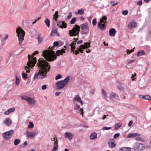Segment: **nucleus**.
Masks as SVG:
<instances>
[{
	"label": "nucleus",
	"instance_id": "1",
	"mask_svg": "<svg viewBox=\"0 0 151 151\" xmlns=\"http://www.w3.org/2000/svg\"><path fill=\"white\" fill-rule=\"evenodd\" d=\"M37 64L40 68V69L38 72L35 73L34 79L35 80L39 78L42 79L46 78L47 73L50 68L48 63L43 59L41 58L39 60Z\"/></svg>",
	"mask_w": 151,
	"mask_h": 151
},
{
	"label": "nucleus",
	"instance_id": "2",
	"mask_svg": "<svg viewBox=\"0 0 151 151\" xmlns=\"http://www.w3.org/2000/svg\"><path fill=\"white\" fill-rule=\"evenodd\" d=\"M38 53V51H35L34 53L32 54V55H31L28 58V61L27 63V66H25V70H26V72L28 73L29 72V67H33L35 66V65L37 62V60L36 58L34 57L35 54H37Z\"/></svg>",
	"mask_w": 151,
	"mask_h": 151
},
{
	"label": "nucleus",
	"instance_id": "3",
	"mask_svg": "<svg viewBox=\"0 0 151 151\" xmlns=\"http://www.w3.org/2000/svg\"><path fill=\"white\" fill-rule=\"evenodd\" d=\"M43 57L48 61H53L56 58V56L54 55V52L45 50L42 53Z\"/></svg>",
	"mask_w": 151,
	"mask_h": 151
},
{
	"label": "nucleus",
	"instance_id": "4",
	"mask_svg": "<svg viewBox=\"0 0 151 151\" xmlns=\"http://www.w3.org/2000/svg\"><path fill=\"white\" fill-rule=\"evenodd\" d=\"M16 32L18 38L19 44L21 45L24 40L25 32L19 26L17 28Z\"/></svg>",
	"mask_w": 151,
	"mask_h": 151
},
{
	"label": "nucleus",
	"instance_id": "5",
	"mask_svg": "<svg viewBox=\"0 0 151 151\" xmlns=\"http://www.w3.org/2000/svg\"><path fill=\"white\" fill-rule=\"evenodd\" d=\"M70 80V77L68 76L64 80L57 82L56 83L57 88L58 89H60L63 88L68 83Z\"/></svg>",
	"mask_w": 151,
	"mask_h": 151
},
{
	"label": "nucleus",
	"instance_id": "6",
	"mask_svg": "<svg viewBox=\"0 0 151 151\" xmlns=\"http://www.w3.org/2000/svg\"><path fill=\"white\" fill-rule=\"evenodd\" d=\"M21 98L23 100L26 101L29 105L32 106H33L35 104L36 101L33 98L29 97L26 95H22Z\"/></svg>",
	"mask_w": 151,
	"mask_h": 151
},
{
	"label": "nucleus",
	"instance_id": "7",
	"mask_svg": "<svg viewBox=\"0 0 151 151\" xmlns=\"http://www.w3.org/2000/svg\"><path fill=\"white\" fill-rule=\"evenodd\" d=\"M80 27L77 25H75L73 29L69 31V34L70 36H76L78 35L80 31Z\"/></svg>",
	"mask_w": 151,
	"mask_h": 151
},
{
	"label": "nucleus",
	"instance_id": "8",
	"mask_svg": "<svg viewBox=\"0 0 151 151\" xmlns=\"http://www.w3.org/2000/svg\"><path fill=\"white\" fill-rule=\"evenodd\" d=\"M13 133V130H11L3 133L2 135V137L6 140H8L12 137Z\"/></svg>",
	"mask_w": 151,
	"mask_h": 151
},
{
	"label": "nucleus",
	"instance_id": "9",
	"mask_svg": "<svg viewBox=\"0 0 151 151\" xmlns=\"http://www.w3.org/2000/svg\"><path fill=\"white\" fill-rule=\"evenodd\" d=\"M145 147L144 145L141 143H138L135 145L133 147V149L134 150L141 151L144 150Z\"/></svg>",
	"mask_w": 151,
	"mask_h": 151
},
{
	"label": "nucleus",
	"instance_id": "10",
	"mask_svg": "<svg viewBox=\"0 0 151 151\" xmlns=\"http://www.w3.org/2000/svg\"><path fill=\"white\" fill-rule=\"evenodd\" d=\"M57 22V25L60 28H66V24L64 21H59L58 22L57 20L56 21Z\"/></svg>",
	"mask_w": 151,
	"mask_h": 151
},
{
	"label": "nucleus",
	"instance_id": "11",
	"mask_svg": "<svg viewBox=\"0 0 151 151\" xmlns=\"http://www.w3.org/2000/svg\"><path fill=\"white\" fill-rule=\"evenodd\" d=\"M115 142V140L114 139H111L108 142V145L109 147L112 148L115 147L116 144L114 143Z\"/></svg>",
	"mask_w": 151,
	"mask_h": 151
},
{
	"label": "nucleus",
	"instance_id": "12",
	"mask_svg": "<svg viewBox=\"0 0 151 151\" xmlns=\"http://www.w3.org/2000/svg\"><path fill=\"white\" fill-rule=\"evenodd\" d=\"M26 134L27 138H32L35 136L36 133L35 131L27 132Z\"/></svg>",
	"mask_w": 151,
	"mask_h": 151
},
{
	"label": "nucleus",
	"instance_id": "13",
	"mask_svg": "<svg viewBox=\"0 0 151 151\" xmlns=\"http://www.w3.org/2000/svg\"><path fill=\"white\" fill-rule=\"evenodd\" d=\"M127 27L129 29H131L134 27H136L137 24L133 20L129 24L127 25Z\"/></svg>",
	"mask_w": 151,
	"mask_h": 151
},
{
	"label": "nucleus",
	"instance_id": "14",
	"mask_svg": "<svg viewBox=\"0 0 151 151\" xmlns=\"http://www.w3.org/2000/svg\"><path fill=\"white\" fill-rule=\"evenodd\" d=\"M65 138H68L69 140H71L73 138V135L72 133L66 132L65 133Z\"/></svg>",
	"mask_w": 151,
	"mask_h": 151
},
{
	"label": "nucleus",
	"instance_id": "15",
	"mask_svg": "<svg viewBox=\"0 0 151 151\" xmlns=\"http://www.w3.org/2000/svg\"><path fill=\"white\" fill-rule=\"evenodd\" d=\"M74 101H76L80 102L81 105L83 104V102L81 99V98L78 95H76L73 99Z\"/></svg>",
	"mask_w": 151,
	"mask_h": 151
},
{
	"label": "nucleus",
	"instance_id": "16",
	"mask_svg": "<svg viewBox=\"0 0 151 151\" xmlns=\"http://www.w3.org/2000/svg\"><path fill=\"white\" fill-rule=\"evenodd\" d=\"M116 30L114 28H111L109 31V35L111 36L114 37L115 36Z\"/></svg>",
	"mask_w": 151,
	"mask_h": 151
},
{
	"label": "nucleus",
	"instance_id": "17",
	"mask_svg": "<svg viewBox=\"0 0 151 151\" xmlns=\"http://www.w3.org/2000/svg\"><path fill=\"white\" fill-rule=\"evenodd\" d=\"M58 35V33L57 30L56 29H52V32L50 34V35L51 36Z\"/></svg>",
	"mask_w": 151,
	"mask_h": 151
},
{
	"label": "nucleus",
	"instance_id": "18",
	"mask_svg": "<svg viewBox=\"0 0 151 151\" xmlns=\"http://www.w3.org/2000/svg\"><path fill=\"white\" fill-rule=\"evenodd\" d=\"M111 99H113L114 98H116L118 100H119V98L118 95L112 92L111 93L110 95Z\"/></svg>",
	"mask_w": 151,
	"mask_h": 151
},
{
	"label": "nucleus",
	"instance_id": "19",
	"mask_svg": "<svg viewBox=\"0 0 151 151\" xmlns=\"http://www.w3.org/2000/svg\"><path fill=\"white\" fill-rule=\"evenodd\" d=\"M58 142L56 140L54 142L53 148H52V150L51 151H56V150H58Z\"/></svg>",
	"mask_w": 151,
	"mask_h": 151
},
{
	"label": "nucleus",
	"instance_id": "20",
	"mask_svg": "<svg viewBox=\"0 0 151 151\" xmlns=\"http://www.w3.org/2000/svg\"><path fill=\"white\" fill-rule=\"evenodd\" d=\"M97 134L96 132L92 133L90 136V138L91 140H94L97 138Z\"/></svg>",
	"mask_w": 151,
	"mask_h": 151
},
{
	"label": "nucleus",
	"instance_id": "21",
	"mask_svg": "<svg viewBox=\"0 0 151 151\" xmlns=\"http://www.w3.org/2000/svg\"><path fill=\"white\" fill-rule=\"evenodd\" d=\"M98 26L102 31L104 30L106 28V26L104 24H100V23H98Z\"/></svg>",
	"mask_w": 151,
	"mask_h": 151
},
{
	"label": "nucleus",
	"instance_id": "22",
	"mask_svg": "<svg viewBox=\"0 0 151 151\" xmlns=\"http://www.w3.org/2000/svg\"><path fill=\"white\" fill-rule=\"evenodd\" d=\"M140 134L137 133H130L127 136V138H130V137H134L137 136H140Z\"/></svg>",
	"mask_w": 151,
	"mask_h": 151
},
{
	"label": "nucleus",
	"instance_id": "23",
	"mask_svg": "<svg viewBox=\"0 0 151 151\" xmlns=\"http://www.w3.org/2000/svg\"><path fill=\"white\" fill-rule=\"evenodd\" d=\"M12 121L9 118H7L4 121V123L7 126H9L12 124Z\"/></svg>",
	"mask_w": 151,
	"mask_h": 151
},
{
	"label": "nucleus",
	"instance_id": "24",
	"mask_svg": "<svg viewBox=\"0 0 151 151\" xmlns=\"http://www.w3.org/2000/svg\"><path fill=\"white\" fill-rule=\"evenodd\" d=\"M84 13V9H81L78 10V12H76L75 14L76 15H83Z\"/></svg>",
	"mask_w": 151,
	"mask_h": 151
},
{
	"label": "nucleus",
	"instance_id": "25",
	"mask_svg": "<svg viewBox=\"0 0 151 151\" xmlns=\"http://www.w3.org/2000/svg\"><path fill=\"white\" fill-rule=\"evenodd\" d=\"M82 30L81 33L82 34H87L88 33L89 31V27Z\"/></svg>",
	"mask_w": 151,
	"mask_h": 151
},
{
	"label": "nucleus",
	"instance_id": "26",
	"mask_svg": "<svg viewBox=\"0 0 151 151\" xmlns=\"http://www.w3.org/2000/svg\"><path fill=\"white\" fill-rule=\"evenodd\" d=\"M65 51L64 49H62L61 50H59L57 51L55 53V54L57 56H59L60 55H62L63 53H65Z\"/></svg>",
	"mask_w": 151,
	"mask_h": 151
},
{
	"label": "nucleus",
	"instance_id": "27",
	"mask_svg": "<svg viewBox=\"0 0 151 151\" xmlns=\"http://www.w3.org/2000/svg\"><path fill=\"white\" fill-rule=\"evenodd\" d=\"M58 11H57L55 12V14H53V19H55V21H57V18L59 17V15H58Z\"/></svg>",
	"mask_w": 151,
	"mask_h": 151
},
{
	"label": "nucleus",
	"instance_id": "28",
	"mask_svg": "<svg viewBox=\"0 0 151 151\" xmlns=\"http://www.w3.org/2000/svg\"><path fill=\"white\" fill-rule=\"evenodd\" d=\"M145 54V52L144 51L142 50L137 53V56H139L141 55H144Z\"/></svg>",
	"mask_w": 151,
	"mask_h": 151
},
{
	"label": "nucleus",
	"instance_id": "29",
	"mask_svg": "<svg viewBox=\"0 0 151 151\" xmlns=\"http://www.w3.org/2000/svg\"><path fill=\"white\" fill-rule=\"evenodd\" d=\"M81 47L82 48H84L85 49L86 48H88L90 46V43L88 42H86L84 43V45H81Z\"/></svg>",
	"mask_w": 151,
	"mask_h": 151
},
{
	"label": "nucleus",
	"instance_id": "30",
	"mask_svg": "<svg viewBox=\"0 0 151 151\" xmlns=\"http://www.w3.org/2000/svg\"><path fill=\"white\" fill-rule=\"evenodd\" d=\"M131 150V148L128 147H122L120 150V151H129Z\"/></svg>",
	"mask_w": 151,
	"mask_h": 151
},
{
	"label": "nucleus",
	"instance_id": "31",
	"mask_svg": "<svg viewBox=\"0 0 151 151\" xmlns=\"http://www.w3.org/2000/svg\"><path fill=\"white\" fill-rule=\"evenodd\" d=\"M43 39V37H41L40 35H39L37 37V40L38 41V43L39 44L41 43L42 42V41Z\"/></svg>",
	"mask_w": 151,
	"mask_h": 151
},
{
	"label": "nucleus",
	"instance_id": "32",
	"mask_svg": "<svg viewBox=\"0 0 151 151\" xmlns=\"http://www.w3.org/2000/svg\"><path fill=\"white\" fill-rule=\"evenodd\" d=\"M87 24L86 23L81 24V30H83L88 27L87 26Z\"/></svg>",
	"mask_w": 151,
	"mask_h": 151
},
{
	"label": "nucleus",
	"instance_id": "33",
	"mask_svg": "<svg viewBox=\"0 0 151 151\" xmlns=\"http://www.w3.org/2000/svg\"><path fill=\"white\" fill-rule=\"evenodd\" d=\"M101 94L103 95L104 98H105V99H106L107 98V96L106 95V92L104 90V89H102Z\"/></svg>",
	"mask_w": 151,
	"mask_h": 151
},
{
	"label": "nucleus",
	"instance_id": "34",
	"mask_svg": "<svg viewBox=\"0 0 151 151\" xmlns=\"http://www.w3.org/2000/svg\"><path fill=\"white\" fill-rule=\"evenodd\" d=\"M122 125L121 123H119L116 124L115 125V127L114 129L115 130L117 129L118 128L120 127Z\"/></svg>",
	"mask_w": 151,
	"mask_h": 151
},
{
	"label": "nucleus",
	"instance_id": "35",
	"mask_svg": "<svg viewBox=\"0 0 151 151\" xmlns=\"http://www.w3.org/2000/svg\"><path fill=\"white\" fill-rule=\"evenodd\" d=\"M45 22L47 27L50 26V21L48 19H46L45 21Z\"/></svg>",
	"mask_w": 151,
	"mask_h": 151
},
{
	"label": "nucleus",
	"instance_id": "36",
	"mask_svg": "<svg viewBox=\"0 0 151 151\" xmlns=\"http://www.w3.org/2000/svg\"><path fill=\"white\" fill-rule=\"evenodd\" d=\"M20 142V140L19 139H16L14 140V144L15 145H17L19 144Z\"/></svg>",
	"mask_w": 151,
	"mask_h": 151
},
{
	"label": "nucleus",
	"instance_id": "37",
	"mask_svg": "<svg viewBox=\"0 0 151 151\" xmlns=\"http://www.w3.org/2000/svg\"><path fill=\"white\" fill-rule=\"evenodd\" d=\"M20 79L17 76L16 77L15 84L16 85L18 86L19 84Z\"/></svg>",
	"mask_w": 151,
	"mask_h": 151
},
{
	"label": "nucleus",
	"instance_id": "38",
	"mask_svg": "<svg viewBox=\"0 0 151 151\" xmlns=\"http://www.w3.org/2000/svg\"><path fill=\"white\" fill-rule=\"evenodd\" d=\"M144 99L146 100H150L151 97L148 95H145Z\"/></svg>",
	"mask_w": 151,
	"mask_h": 151
},
{
	"label": "nucleus",
	"instance_id": "39",
	"mask_svg": "<svg viewBox=\"0 0 151 151\" xmlns=\"http://www.w3.org/2000/svg\"><path fill=\"white\" fill-rule=\"evenodd\" d=\"M76 20V18L74 17L71 19L70 23L71 24H74Z\"/></svg>",
	"mask_w": 151,
	"mask_h": 151
},
{
	"label": "nucleus",
	"instance_id": "40",
	"mask_svg": "<svg viewBox=\"0 0 151 151\" xmlns=\"http://www.w3.org/2000/svg\"><path fill=\"white\" fill-rule=\"evenodd\" d=\"M62 78V76L60 74H58L55 77V79L57 80Z\"/></svg>",
	"mask_w": 151,
	"mask_h": 151
},
{
	"label": "nucleus",
	"instance_id": "41",
	"mask_svg": "<svg viewBox=\"0 0 151 151\" xmlns=\"http://www.w3.org/2000/svg\"><path fill=\"white\" fill-rule=\"evenodd\" d=\"M15 12V10L14 8H12L9 10V12L11 14Z\"/></svg>",
	"mask_w": 151,
	"mask_h": 151
},
{
	"label": "nucleus",
	"instance_id": "42",
	"mask_svg": "<svg viewBox=\"0 0 151 151\" xmlns=\"http://www.w3.org/2000/svg\"><path fill=\"white\" fill-rule=\"evenodd\" d=\"M29 124L28 126V127L29 128H32L34 127V124L32 122H29Z\"/></svg>",
	"mask_w": 151,
	"mask_h": 151
},
{
	"label": "nucleus",
	"instance_id": "43",
	"mask_svg": "<svg viewBox=\"0 0 151 151\" xmlns=\"http://www.w3.org/2000/svg\"><path fill=\"white\" fill-rule=\"evenodd\" d=\"M22 77L24 78H27V74L26 73H22Z\"/></svg>",
	"mask_w": 151,
	"mask_h": 151
},
{
	"label": "nucleus",
	"instance_id": "44",
	"mask_svg": "<svg viewBox=\"0 0 151 151\" xmlns=\"http://www.w3.org/2000/svg\"><path fill=\"white\" fill-rule=\"evenodd\" d=\"M71 44V45H70L71 46V50H74L75 48V47L74 46V44H76V43H75L74 42H73Z\"/></svg>",
	"mask_w": 151,
	"mask_h": 151
},
{
	"label": "nucleus",
	"instance_id": "45",
	"mask_svg": "<svg viewBox=\"0 0 151 151\" xmlns=\"http://www.w3.org/2000/svg\"><path fill=\"white\" fill-rule=\"evenodd\" d=\"M128 11L127 9H126L125 11H124V10L122 12V14L123 15H127L128 14Z\"/></svg>",
	"mask_w": 151,
	"mask_h": 151
},
{
	"label": "nucleus",
	"instance_id": "46",
	"mask_svg": "<svg viewBox=\"0 0 151 151\" xmlns=\"http://www.w3.org/2000/svg\"><path fill=\"white\" fill-rule=\"evenodd\" d=\"M92 24L93 26L95 25L96 24V18L92 20Z\"/></svg>",
	"mask_w": 151,
	"mask_h": 151
},
{
	"label": "nucleus",
	"instance_id": "47",
	"mask_svg": "<svg viewBox=\"0 0 151 151\" xmlns=\"http://www.w3.org/2000/svg\"><path fill=\"white\" fill-rule=\"evenodd\" d=\"M83 49H84V48H82L81 47V45L80 47L78 48V50L80 51L81 53H83Z\"/></svg>",
	"mask_w": 151,
	"mask_h": 151
},
{
	"label": "nucleus",
	"instance_id": "48",
	"mask_svg": "<svg viewBox=\"0 0 151 151\" xmlns=\"http://www.w3.org/2000/svg\"><path fill=\"white\" fill-rule=\"evenodd\" d=\"M111 128V127H104L102 128V130H108L110 129Z\"/></svg>",
	"mask_w": 151,
	"mask_h": 151
},
{
	"label": "nucleus",
	"instance_id": "49",
	"mask_svg": "<svg viewBox=\"0 0 151 151\" xmlns=\"http://www.w3.org/2000/svg\"><path fill=\"white\" fill-rule=\"evenodd\" d=\"M80 108V106L79 105H76L74 107L75 110H77L79 109Z\"/></svg>",
	"mask_w": 151,
	"mask_h": 151
},
{
	"label": "nucleus",
	"instance_id": "50",
	"mask_svg": "<svg viewBox=\"0 0 151 151\" xmlns=\"http://www.w3.org/2000/svg\"><path fill=\"white\" fill-rule=\"evenodd\" d=\"M120 135V134L119 133H116L113 136V138H116L118 137Z\"/></svg>",
	"mask_w": 151,
	"mask_h": 151
},
{
	"label": "nucleus",
	"instance_id": "51",
	"mask_svg": "<svg viewBox=\"0 0 151 151\" xmlns=\"http://www.w3.org/2000/svg\"><path fill=\"white\" fill-rule=\"evenodd\" d=\"M47 87V85L45 84L42 86L41 88L42 90H45L46 89Z\"/></svg>",
	"mask_w": 151,
	"mask_h": 151
},
{
	"label": "nucleus",
	"instance_id": "52",
	"mask_svg": "<svg viewBox=\"0 0 151 151\" xmlns=\"http://www.w3.org/2000/svg\"><path fill=\"white\" fill-rule=\"evenodd\" d=\"M8 110H9V111L10 112H12L15 111V108L14 107H12L9 109Z\"/></svg>",
	"mask_w": 151,
	"mask_h": 151
},
{
	"label": "nucleus",
	"instance_id": "53",
	"mask_svg": "<svg viewBox=\"0 0 151 151\" xmlns=\"http://www.w3.org/2000/svg\"><path fill=\"white\" fill-rule=\"evenodd\" d=\"M59 44V43L58 41H56L55 42L53 43V45L55 46H58Z\"/></svg>",
	"mask_w": 151,
	"mask_h": 151
},
{
	"label": "nucleus",
	"instance_id": "54",
	"mask_svg": "<svg viewBox=\"0 0 151 151\" xmlns=\"http://www.w3.org/2000/svg\"><path fill=\"white\" fill-rule=\"evenodd\" d=\"M136 139L137 140L140 141H142V140H143L142 138H141L140 137H136Z\"/></svg>",
	"mask_w": 151,
	"mask_h": 151
},
{
	"label": "nucleus",
	"instance_id": "55",
	"mask_svg": "<svg viewBox=\"0 0 151 151\" xmlns=\"http://www.w3.org/2000/svg\"><path fill=\"white\" fill-rule=\"evenodd\" d=\"M72 15V13L71 12H70L69 13V15L67 16V18L68 19H69L71 18Z\"/></svg>",
	"mask_w": 151,
	"mask_h": 151
},
{
	"label": "nucleus",
	"instance_id": "56",
	"mask_svg": "<svg viewBox=\"0 0 151 151\" xmlns=\"http://www.w3.org/2000/svg\"><path fill=\"white\" fill-rule=\"evenodd\" d=\"M5 42L2 41L1 44V47H4L5 45Z\"/></svg>",
	"mask_w": 151,
	"mask_h": 151
},
{
	"label": "nucleus",
	"instance_id": "57",
	"mask_svg": "<svg viewBox=\"0 0 151 151\" xmlns=\"http://www.w3.org/2000/svg\"><path fill=\"white\" fill-rule=\"evenodd\" d=\"M79 111L81 115L83 114V108H81L79 110Z\"/></svg>",
	"mask_w": 151,
	"mask_h": 151
},
{
	"label": "nucleus",
	"instance_id": "58",
	"mask_svg": "<svg viewBox=\"0 0 151 151\" xmlns=\"http://www.w3.org/2000/svg\"><path fill=\"white\" fill-rule=\"evenodd\" d=\"M9 111V110L6 111L5 112H4V114L5 115H9V114L10 112V111Z\"/></svg>",
	"mask_w": 151,
	"mask_h": 151
},
{
	"label": "nucleus",
	"instance_id": "59",
	"mask_svg": "<svg viewBox=\"0 0 151 151\" xmlns=\"http://www.w3.org/2000/svg\"><path fill=\"white\" fill-rule=\"evenodd\" d=\"M104 20L102 19H101L100 20V22H98V23H100V24H102V23H104Z\"/></svg>",
	"mask_w": 151,
	"mask_h": 151
},
{
	"label": "nucleus",
	"instance_id": "60",
	"mask_svg": "<svg viewBox=\"0 0 151 151\" xmlns=\"http://www.w3.org/2000/svg\"><path fill=\"white\" fill-rule=\"evenodd\" d=\"M134 61H135L134 60H130L129 61L128 63L129 64H131V63H133Z\"/></svg>",
	"mask_w": 151,
	"mask_h": 151
},
{
	"label": "nucleus",
	"instance_id": "61",
	"mask_svg": "<svg viewBox=\"0 0 151 151\" xmlns=\"http://www.w3.org/2000/svg\"><path fill=\"white\" fill-rule=\"evenodd\" d=\"M61 93L60 92H56L55 93V95L56 96H58Z\"/></svg>",
	"mask_w": 151,
	"mask_h": 151
},
{
	"label": "nucleus",
	"instance_id": "62",
	"mask_svg": "<svg viewBox=\"0 0 151 151\" xmlns=\"http://www.w3.org/2000/svg\"><path fill=\"white\" fill-rule=\"evenodd\" d=\"M82 42H83V40H80L77 41V43L78 44H79L81 43Z\"/></svg>",
	"mask_w": 151,
	"mask_h": 151
},
{
	"label": "nucleus",
	"instance_id": "63",
	"mask_svg": "<svg viewBox=\"0 0 151 151\" xmlns=\"http://www.w3.org/2000/svg\"><path fill=\"white\" fill-rule=\"evenodd\" d=\"M144 95H139V97L141 99H144Z\"/></svg>",
	"mask_w": 151,
	"mask_h": 151
},
{
	"label": "nucleus",
	"instance_id": "64",
	"mask_svg": "<svg viewBox=\"0 0 151 151\" xmlns=\"http://www.w3.org/2000/svg\"><path fill=\"white\" fill-rule=\"evenodd\" d=\"M142 4V2L141 0L137 3V4L139 5H141Z\"/></svg>",
	"mask_w": 151,
	"mask_h": 151
}]
</instances>
